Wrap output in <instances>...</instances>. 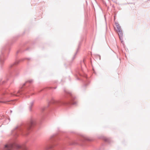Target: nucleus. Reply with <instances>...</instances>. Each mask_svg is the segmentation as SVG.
<instances>
[{
  "label": "nucleus",
  "instance_id": "obj_1",
  "mask_svg": "<svg viewBox=\"0 0 150 150\" xmlns=\"http://www.w3.org/2000/svg\"><path fill=\"white\" fill-rule=\"evenodd\" d=\"M35 124V122L33 120H31L30 122L25 125L16 127L11 131L12 134L15 137H18L20 133L23 135H27L29 132V130L31 127Z\"/></svg>",
  "mask_w": 150,
  "mask_h": 150
},
{
  "label": "nucleus",
  "instance_id": "obj_16",
  "mask_svg": "<svg viewBox=\"0 0 150 150\" xmlns=\"http://www.w3.org/2000/svg\"><path fill=\"white\" fill-rule=\"evenodd\" d=\"M0 103H5V102L4 101H0Z\"/></svg>",
  "mask_w": 150,
  "mask_h": 150
},
{
  "label": "nucleus",
  "instance_id": "obj_5",
  "mask_svg": "<svg viewBox=\"0 0 150 150\" xmlns=\"http://www.w3.org/2000/svg\"><path fill=\"white\" fill-rule=\"evenodd\" d=\"M117 28V29L118 35L120 39L121 40L122 39L123 33L122 30L119 24L118 23H115Z\"/></svg>",
  "mask_w": 150,
  "mask_h": 150
},
{
  "label": "nucleus",
  "instance_id": "obj_6",
  "mask_svg": "<svg viewBox=\"0 0 150 150\" xmlns=\"http://www.w3.org/2000/svg\"><path fill=\"white\" fill-rule=\"evenodd\" d=\"M3 51V50L2 51V55L0 57V62L1 64H2L5 59L4 58V53Z\"/></svg>",
  "mask_w": 150,
  "mask_h": 150
},
{
  "label": "nucleus",
  "instance_id": "obj_12",
  "mask_svg": "<svg viewBox=\"0 0 150 150\" xmlns=\"http://www.w3.org/2000/svg\"><path fill=\"white\" fill-rule=\"evenodd\" d=\"M104 139L106 142H108L109 141V139L107 138H104Z\"/></svg>",
  "mask_w": 150,
  "mask_h": 150
},
{
  "label": "nucleus",
  "instance_id": "obj_7",
  "mask_svg": "<svg viewBox=\"0 0 150 150\" xmlns=\"http://www.w3.org/2000/svg\"><path fill=\"white\" fill-rule=\"evenodd\" d=\"M28 91H23L22 88V87L21 88L20 90L18 91L17 93L19 95L25 94Z\"/></svg>",
  "mask_w": 150,
  "mask_h": 150
},
{
  "label": "nucleus",
  "instance_id": "obj_2",
  "mask_svg": "<svg viewBox=\"0 0 150 150\" xmlns=\"http://www.w3.org/2000/svg\"><path fill=\"white\" fill-rule=\"evenodd\" d=\"M54 137V136H52L51 139L52 141L51 143H48L42 150H64V147L62 145H57L56 142L57 138Z\"/></svg>",
  "mask_w": 150,
  "mask_h": 150
},
{
  "label": "nucleus",
  "instance_id": "obj_4",
  "mask_svg": "<svg viewBox=\"0 0 150 150\" xmlns=\"http://www.w3.org/2000/svg\"><path fill=\"white\" fill-rule=\"evenodd\" d=\"M50 103L56 104L58 105H62L66 104L68 103L71 104L72 105H75L76 104V102H73L72 101L71 102L66 103L60 100H56L54 99H52L50 102Z\"/></svg>",
  "mask_w": 150,
  "mask_h": 150
},
{
  "label": "nucleus",
  "instance_id": "obj_15",
  "mask_svg": "<svg viewBox=\"0 0 150 150\" xmlns=\"http://www.w3.org/2000/svg\"><path fill=\"white\" fill-rule=\"evenodd\" d=\"M19 95H16L15 94H13L12 95V96H18Z\"/></svg>",
  "mask_w": 150,
  "mask_h": 150
},
{
  "label": "nucleus",
  "instance_id": "obj_3",
  "mask_svg": "<svg viewBox=\"0 0 150 150\" xmlns=\"http://www.w3.org/2000/svg\"><path fill=\"white\" fill-rule=\"evenodd\" d=\"M14 149H21L22 150H28L25 146L19 145L14 139L10 141L8 144L5 145L2 150H13Z\"/></svg>",
  "mask_w": 150,
  "mask_h": 150
},
{
  "label": "nucleus",
  "instance_id": "obj_17",
  "mask_svg": "<svg viewBox=\"0 0 150 150\" xmlns=\"http://www.w3.org/2000/svg\"><path fill=\"white\" fill-rule=\"evenodd\" d=\"M68 93H69V94H70L71 95V93L68 92Z\"/></svg>",
  "mask_w": 150,
  "mask_h": 150
},
{
  "label": "nucleus",
  "instance_id": "obj_8",
  "mask_svg": "<svg viewBox=\"0 0 150 150\" xmlns=\"http://www.w3.org/2000/svg\"><path fill=\"white\" fill-rule=\"evenodd\" d=\"M33 80H28L27 81L25 82V83L23 84V86H24L26 85V84L28 83H31L33 82Z\"/></svg>",
  "mask_w": 150,
  "mask_h": 150
},
{
  "label": "nucleus",
  "instance_id": "obj_18",
  "mask_svg": "<svg viewBox=\"0 0 150 150\" xmlns=\"http://www.w3.org/2000/svg\"><path fill=\"white\" fill-rule=\"evenodd\" d=\"M10 112H12V111L11 110V111H10Z\"/></svg>",
  "mask_w": 150,
  "mask_h": 150
},
{
  "label": "nucleus",
  "instance_id": "obj_10",
  "mask_svg": "<svg viewBox=\"0 0 150 150\" xmlns=\"http://www.w3.org/2000/svg\"><path fill=\"white\" fill-rule=\"evenodd\" d=\"M33 104V102H32L30 103V105L29 107V109L30 111L31 110Z\"/></svg>",
  "mask_w": 150,
  "mask_h": 150
},
{
  "label": "nucleus",
  "instance_id": "obj_13",
  "mask_svg": "<svg viewBox=\"0 0 150 150\" xmlns=\"http://www.w3.org/2000/svg\"><path fill=\"white\" fill-rule=\"evenodd\" d=\"M84 139L85 140H90L87 137H84Z\"/></svg>",
  "mask_w": 150,
  "mask_h": 150
},
{
  "label": "nucleus",
  "instance_id": "obj_14",
  "mask_svg": "<svg viewBox=\"0 0 150 150\" xmlns=\"http://www.w3.org/2000/svg\"><path fill=\"white\" fill-rule=\"evenodd\" d=\"M46 107H44V108H42V111H44V110H45L46 108Z\"/></svg>",
  "mask_w": 150,
  "mask_h": 150
},
{
  "label": "nucleus",
  "instance_id": "obj_9",
  "mask_svg": "<svg viewBox=\"0 0 150 150\" xmlns=\"http://www.w3.org/2000/svg\"><path fill=\"white\" fill-rule=\"evenodd\" d=\"M19 63L18 62H15V63L11 64L10 66V68H12L13 66L16 65L17 64H18Z\"/></svg>",
  "mask_w": 150,
  "mask_h": 150
},
{
  "label": "nucleus",
  "instance_id": "obj_11",
  "mask_svg": "<svg viewBox=\"0 0 150 150\" xmlns=\"http://www.w3.org/2000/svg\"><path fill=\"white\" fill-rule=\"evenodd\" d=\"M5 83V81L4 80L2 81V80H0V84H4Z\"/></svg>",
  "mask_w": 150,
  "mask_h": 150
}]
</instances>
